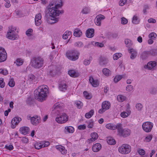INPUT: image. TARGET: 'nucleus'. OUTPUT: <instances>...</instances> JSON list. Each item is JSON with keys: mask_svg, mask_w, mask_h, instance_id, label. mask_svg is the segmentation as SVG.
I'll return each mask as SVG.
<instances>
[{"mask_svg": "<svg viewBox=\"0 0 157 157\" xmlns=\"http://www.w3.org/2000/svg\"><path fill=\"white\" fill-rule=\"evenodd\" d=\"M63 6L62 0H56L55 2H51L48 6L49 13L46 14V17L48 23L50 24H54L59 21V17H56L60 13L64 12L63 10L60 11L58 8H60Z\"/></svg>", "mask_w": 157, "mask_h": 157, "instance_id": "f257e3e1", "label": "nucleus"}, {"mask_svg": "<svg viewBox=\"0 0 157 157\" xmlns=\"http://www.w3.org/2000/svg\"><path fill=\"white\" fill-rule=\"evenodd\" d=\"M48 93V86L44 85L40 86L34 91L36 97L40 102L46 100Z\"/></svg>", "mask_w": 157, "mask_h": 157, "instance_id": "f03ea898", "label": "nucleus"}, {"mask_svg": "<svg viewBox=\"0 0 157 157\" xmlns=\"http://www.w3.org/2000/svg\"><path fill=\"white\" fill-rule=\"evenodd\" d=\"M44 60L40 56H36L33 58L30 62L31 66L35 69H40L44 65Z\"/></svg>", "mask_w": 157, "mask_h": 157, "instance_id": "7ed1b4c3", "label": "nucleus"}, {"mask_svg": "<svg viewBox=\"0 0 157 157\" xmlns=\"http://www.w3.org/2000/svg\"><path fill=\"white\" fill-rule=\"evenodd\" d=\"M117 126L118 127L117 132L118 135L124 137H126L131 134V131L128 128H123L121 123H119Z\"/></svg>", "mask_w": 157, "mask_h": 157, "instance_id": "20e7f679", "label": "nucleus"}, {"mask_svg": "<svg viewBox=\"0 0 157 157\" xmlns=\"http://www.w3.org/2000/svg\"><path fill=\"white\" fill-rule=\"evenodd\" d=\"M80 53L75 50L68 51L66 53L67 57L70 60L75 61L78 59Z\"/></svg>", "mask_w": 157, "mask_h": 157, "instance_id": "39448f33", "label": "nucleus"}, {"mask_svg": "<svg viewBox=\"0 0 157 157\" xmlns=\"http://www.w3.org/2000/svg\"><path fill=\"white\" fill-rule=\"evenodd\" d=\"M68 116L65 113H63L58 115L56 118V121L59 124H63L68 120Z\"/></svg>", "mask_w": 157, "mask_h": 157, "instance_id": "423d86ee", "label": "nucleus"}, {"mask_svg": "<svg viewBox=\"0 0 157 157\" xmlns=\"http://www.w3.org/2000/svg\"><path fill=\"white\" fill-rule=\"evenodd\" d=\"M118 151L119 152L122 154H128L131 151V147L128 144H124L119 147Z\"/></svg>", "mask_w": 157, "mask_h": 157, "instance_id": "0eeeda50", "label": "nucleus"}, {"mask_svg": "<svg viewBox=\"0 0 157 157\" xmlns=\"http://www.w3.org/2000/svg\"><path fill=\"white\" fill-rule=\"evenodd\" d=\"M153 125V124L151 122L147 121L143 123L142 127L144 132H149L151 131Z\"/></svg>", "mask_w": 157, "mask_h": 157, "instance_id": "6e6552de", "label": "nucleus"}, {"mask_svg": "<svg viewBox=\"0 0 157 157\" xmlns=\"http://www.w3.org/2000/svg\"><path fill=\"white\" fill-rule=\"evenodd\" d=\"M7 58V54L5 49L0 48V63L5 61Z\"/></svg>", "mask_w": 157, "mask_h": 157, "instance_id": "1a4fd4ad", "label": "nucleus"}, {"mask_svg": "<svg viewBox=\"0 0 157 157\" xmlns=\"http://www.w3.org/2000/svg\"><path fill=\"white\" fill-rule=\"evenodd\" d=\"M147 69L154 70L157 67V60L150 61L148 62L147 65Z\"/></svg>", "mask_w": 157, "mask_h": 157, "instance_id": "9d476101", "label": "nucleus"}, {"mask_svg": "<svg viewBox=\"0 0 157 157\" xmlns=\"http://www.w3.org/2000/svg\"><path fill=\"white\" fill-rule=\"evenodd\" d=\"M6 37L9 39L14 40L18 38V35L16 34V33L8 31L6 35Z\"/></svg>", "mask_w": 157, "mask_h": 157, "instance_id": "9b49d317", "label": "nucleus"}, {"mask_svg": "<svg viewBox=\"0 0 157 157\" xmlns=\"http://www.w3.org/2000/svg\"><path fill=\"white\" fill-rule=\"evenodd\" d=\"M105 18V17L102 14L98 15L95 18V24L97 25L100 26L101 24V21L104 19Z\"/></svg>", "mask_w": 157, "mask_h": 157, "instance_id": "f8f14e48", "label": "nucleus"}, {"mask_svg": "<svg viewBox=\"0 0 157 157\" xmlns=\"http://www.w3.org/2000/svg\"><path fill=\"white\" fill-rule=\"evenodd\" d=\"M41 13H38L35 16V24L36 26H39L42 22Z\"/></svg>", "mask_w": 157, "mask_h": 157, "instance_id": "ddd939ff", "label": "nucleus"}, {"mask_svg": "<svg viewBox=\"0 0 157 157\" xmlns=\"http://www.w3.org/2000/svg\"><path fill=\"white\" fill-rule=\"evenodd\" d=\"M91 138L88 139L87 140V142L90 144L92 142L95 141L98 138V134L96 132H93L91 135Z\"/></svg>", "mask_w": 157, "mask_h": 157, "instance_id": "4468645a", "label": "nucleus"}, {"mask_svg": "<svg viewBox=\"0 0 157 157\" xmlns=\"http://www.w3.org/2000/svg\"><path fill=\"white\" fill-rule=\"evenodd\" d=\"M109 62L108 59L105 57H101L99 59V63L102 66H105Z\"/></svg>", "mask_w": 157, "mask_h": 157, "instance_id": "2eb2a0df", "label": "nucleus"}, {"mask_svg": "<svg viewBox=\"0 0 157 157\" xmlns=\"http://www.w3.org/2000/svg\"><path fill=\"white\" fill-rule=\"evenodd\" d=\"M56 149L60 151L62 154H66L67 153V150L64 147L61 145H57L56 146Z\"/></svg>", "mask_w": 157, "mask_h": 157, "instance_id": "dca6fc26", "label": "nucleus"}, {"mask_svg": "<svg viewBox=\"0 0 157 157\" xmlns=\"http://www.w3.org/2000/svg\"><path fill=\"white\" fill-rule=\"evenodd\" d=\"M40 118L36 116L32 117L31 118V122L33 124L36 125L39 123L40 122Z\"/></svg>", "mask_w": 157, "mask_h": 157, "instance_id": "f3484780", "label": "nucleus"}, {"mask_svg": "<svg viewBox=\"0 0 157 157\" xmlns=\"http://www.w3.org/2000/svg\"><path fill=\"white\" fill-rule=\"evenodd\" d=\"M67 86L65 82H62L59 85V88L60 91H65L67 90Z\"/></svg>", "mask_w": 157, "mask_h": 157, "instance_id": "a211bd4d", "label": "nucleus"}, {"mask_svg": "<svg viewBox=\"0 0 157 157\" xmlns=\"http://www.w3.org/2000/svg\"><path fill=\"white\" fill-rule=\"evenodd\" d=\"M21 120V119L20 117H15L13 118L11 121L12 124L13 125L12 128H15V126L14 125L18 124Z\"/></svg>", "mask_w": 157, "mask_h": 157, "instance_id": "6ab92c4d", "label": "nucleus"}, {"mask_svg": "<svg viewBox=\"0 0 157 157\" xmlns=\"http://www.w3.org/2000/svg\"><path fill=\"white\" fill-rule=\"evenodd\" d=\"M129 52L131 54L130 58L132 59H135L136 56L137 52V51L133 48H131L128 50Z\"/></svg>", "mask_w": 157, "mask_h": 157, "instance_id": "aec40b11", "label": "nucleus"}, {"mask_svg": "<svg viewBox=\"0 0 157 157\" xmlns=\"http://www.w3.org/2000/svg\"><path fill=\"white\" fill-rule=\"evenodd\" d=\"M30 128L27 127H22L20 129V132L22 134L26 135L28 134L30 131Z\"/></svg>", "mask_w": 157, "mask_h": 157, "instance_id": "412c9836", "label": "nucleus"}, {"mask_svg": "<svg viewBox=\"0 0 157 157\" xmlns=\"http://www.w3.org/2000/svg\"><path fill=\"white\" fill-rule=\"evenodd\" d=\"M101 144L96 143L92 147V150L94 152L98 151L101 148Z\"/></svg>", "mask_w": 157, "mask_h": 157, "instance_id": "4be33fe9", "label": "nucleus"}, {"mask_svg": "<svg viewBox=\"0 0 157 157\" xmlns=\"http://www.w3.org/2000/svg\"><path fill=\"white\" fill-rule=\"evenodd\" d=\"M68 73L71 76L74 78L77 77L79 75V74L78 71L74 70L69 71Z\"/></svg>", "mask_w": 157, "mask_h": 157, "instance_id": "5701e85b", "label": "nucleus"}, {"mask_svg": "<svg viewBox=\"0 0 157 157\" xmlns=\"http://www.w3.org/2000/svg\"><path fill=\"white\" fill-rule=\"evenodd\" d=\"M94 30L93 29H88L86 31V36L88 38H91L94 36Z\"/></svg>", "mask_w": 157, "mask_h": 157, "instance_id": "b1692460", "label": "nucleus"}, {"mask_svg": "<svg viewBox=\"0 0 157 157\" xmlns=\"http://www.w3.org/2000/svg\"><path fill=\"white\" fill-rule=\"evenodd\" d=\"M111 106L110 103L107 101L103 102L101 105V107L106 110L109 108Z\"/></svg>", "mask_w": 157, "mask_h": 157, "instance_id": "393cba45", "label": "nucleus"}, {"mask_svg": "<svg viewBox=\"0 0 157 157\" xmlns=\"http://www.w3.org/2000/svg\"><path fill=\"white\" fill-rule=\"evenodd\" d=\"M119 123L117 124L116 125H114L112 124L109 123L107 124L106 125V127L108 129H110L112 130H114L116 129H117L118 127L117 126L119 124Z\"/></svg>", "mask_w": 157, "mask_h": 157, "instance_id": "a878e982", "label": "nucleus"}, {"mask_svg": "<svg viewBox=\"0 0 157 157\" xmlns=\"http://www.w3.org/2000/svg\"><path fill=\"white\" fill-rule=\"evenodd\" d=\"M89 81L94 87H96L98 85V80H94L93 77H90Z\"/></svg>", "mask_w": 157, "mask_h": 157, "instance_id": "bb28decb", "label": "nucleus"}, {"mask_svg": "<svg viewBox=\"0 0 157 157\" xmlns=\"http://www.w3.org/2000/svg\"><path fill=\"white\" fill-rule=\"evenodd\" d=\"M149 56L147 51H144L141 53L140 57L143 60H144L147 59Z\"/></svg>", "mask_w": 157, "mask_h": 157, "instance_id": "cd10ccee", "label": "nucleus"}, {"mask_svg": "<svg viewBox=\"0 0 157 157\" xmlns=\"http://www.w3.org/2000/svg\"><path fill=\"white\" fill-rule=\"evenodd\" d=\"M73 35L76 37H79L82 35V33L80 29H76L74 30Z\"/></svg>", "mask_w": 157, "mask_h": 157, "instance_id": "c85d7f7f", "label": "nucleus"}, {"mask_svg": "<svg viewBox=\"0 0 157 157\" xmlns=\"http://www.w3.org/2000/svg\"><path fill=\"white\" fill-rule=\"evenodd\" d=\"M102 71L103 74L106 76H109L111 75V73L110 70L108 68H104L103 69Z\"/></svg>", "mask_w": 157, "mask_h": 157, "instance_id": "c756f323", "label": "nucleus"}, {"mask_svg": "<svg viewBox=\"0 0 157 157\" xmlns=\"http://www.w3.org/2000/svg\"><path fill=\"white\" fill-rule=\"evenodd\" d=\"M149 92L151 94L153 95H155L157 94V87H153L151 88L149 90Z\"/></svg>", "mask_w": 157, "mask_h": 157, "instance_id": "7c9ffc66", "label": "nucleus"}, {"mask_svg": "<svg viewBox=\"0 0 157 157\" xmlns=\"http://www.w3.org/2000/svg\"><path fill=\"white\" fill-rule=\"evenodd\" d=\"M124 42L127 47H130L132 45V41L128 39H126L125 40Z\"/></svg>", "mask_w": 157, "mask_h": 157, "instance_id": "2f4dec72", "label": "nucleus"}, {"mask_svg": "<svg viewBox=\"0 0 157 157\" xmlns=\"http://www.w3.org/2000/svg\"><path fill=\"white\" fill-rule=\"evenodd\" d=\"M57 72V71L56 70V68L55 66H53L52 69L50 70L49 71V74L52 76L55 75Z\"/></svg>", "mask_w": 157, "mask_h": 157, "instance_id": "473e14b6", "label": "nucleus"}, {"mask_svg": "<svg viewBox=\"0 0 157 157\" xmlns=\"http://www.w3.org/2000/svg\"><path fill=\"white\" fill-rule=\"evenodd\" d=\"M72 34V32L71 31H67L65 32L63 35V38L64 39H67L69 36H71Z\"/></svg>", "mask_w": 157, "mask_h": 157, "instance_id": "72a5a7b5", "label": "nucleus"}, {"mask_svg": "<svg viewBox=\"0 0 157 157\" xmlns=\"http://www.w3.org/2000/svg\"><path fill=\"white\" fill-rule=\"evenodd\" d=\"M132 22L134 24H138L140 22V19L136 15H134L132 18Z\"/></svg>", "mask_w": 157, "mask_h": 157, "instance_id": "f704fd0d", "label": "nucleus"}, {"mask_svg": "<svg viewBox=\"0 0 157 157\" xmlns=\"http://www.w3.org/2000/svg\"><path fill=\"white\" fill-rule=\"evenodd\" d=\"M147 51L149 56H154L157 54V50L155 49H151L149 51Z\"/></svg>", "mask_w": 157, "mask_h": 157, "instance_id": "c9c22d12", "label": "nucleus"}, {"mask_svg": "<svg viewBox=\"0 0 157 157\" xmlns=\"http://www.w3.org/2000/svg\"><path fill=\"white\" fill-rule=\"evenodd\" d=\"M94 111L93 109H91L89 112L86 113L85 117L86 118H90L93 115Z\"/></svg>", "mask_w": 157, "mask_h": 157, "instance_id": "e433bc0d", "label": "nucleus"}, {"mask_svg": "<svg viewBox=\"0 0 157 157\" xmlns=\"http://www.w3.org/2000/svg\"><path fill=\"white\" fill-rule=\"evenodd\" d=\"M126 97L122 95H119L117 96V100L120 102H122L124 101L126 99Z\"/></svg>", "mask_w": 157, "mask_h": 157, "instance_id": "4c0bfd02", "label": "nucleus"}, {"mask_svg": "<svg viewBox=\"0 0 157 157\" xmlns=\"http://www.w3.org/2000/svg\"><path fill=\"white\" fill-rule=\"evenodd\" d=\"M35 76L32 74H30L28 76V81L30 83L33 82V80L35 79Z\"/></svg>", "mask_w": 157, "mask_h": 157, "instance_id": "58836bf2", "label": "nucleus"}, {"mask_svg": "<svg viewBox=\"0 0 157 157\" xmlns=\"http://www.w3.org/2000/svg\"><path fill=\"white\" fill-rule=\"evenodd\" d=\"M23 60L21 59H17L16 61L14 62L16 65L17 66H20L22 65L23 63Z\"/></svg>", "mask_w": 157, "mask_h": 157, "instance_id": "ea45409f", "label": "nucleus"}, {"mask_svg": "<svg viewBox=\"0 0 157 157\" xmlns=\"http://www.w3.org/2000/svg\"><path fill=\"white\" fill-rule=\"evenodd\" d=\"M74 46L75 47L80 48L83 46V44L81 41H78L75 43Z\"/></svg>", "mask_w": 157, "mask_h": 157, "instance_id": "a19ab883", "label": "nucleus"}, {"mask_svg": "<svg viewBox=\"0 0 157 157\" xmlns=\"http://www.w3.org/2000/svg\"><path fill=\"white\" fill-rule=\"evenodd\" d=\"M107 142L109 144L113 145L116 144V141L113 139L111 138H108Z\"/></svg>", "mask_w": 157, "mask_h": 157, "instance_id": "79ce46f5", "label": "nucleus"}, {"mask_svg": "<svg viewBox=\"0 0 157 157\" xmlns=\"http://www.w3.org/2000/svg\"><path fill=\"white\" fill-rule=\"evenodd\" d=\"M65 128L69 133H73L74 131V128L71 126H66L65 127Z\"/></svg>", "mask_w": 157, "mask_h": 157, "instance_id": "37998d69", "label": "nucleus"}, {"mask_svg": "<svg viewBox=\"0 0 157 157\" xmlns=\"http://www.w3.org/2000/svg\"><path fill=\"white\" fill-rule=\"evenodd\" d=\"M90 9L88 7H85L83 8L81 12L83 14H87L89 13Z\"/></svg>", "mask_w": 157, "mask_h": 157, "instance_id": "c03bdc74", "label": "nucleus"}, {"mask_svg": "<svg viewBox=\"0 0 157 157\" xmlns=\"http://www.w3.org/2000/svg\"><path fill=\"white\" fill-rule=\"evenodd\" d=\"M75 104L77 105L78 108L80 109L82 108L83 106V103L81 101H77L75 102Z\"/></svg>", "mask_w": 157, "mask_h": 157, "instance_id": "a18cd8bd", "label": "nucleus"}, {"mask_svg": "<svg viewBox=\"0 0 157 157\" xmlns=\"http://www.w3.org/2000/svg\"><path fill=\"white\" fill-rule=\"evenodd\" d=\"M35 149L39 150L42 148V144L41 143H36L34 145Z\"/></svg>", "mask_w": 157, "mask_h": 157, "instance_id": "49530a36", "label": "nucleus"}, {"mask_svg": "<svg viewBox=\"0 0 157 157\" xmlns=\"http://www.w3.org/2000/svg\"><path fill=\"white\" fill-rule=\"evenodd\" d=\"M122 54L121 53H116L113 55V58L114 60H117L120 57Z\"/></svg>", "mask_w": 157, "mask_h": 157, "instance_id": "de8ad7c7", "label": "nucleus"}, {"mask_svg": "<svg viewBox=\"0 0 157 157\" xmlns=\"http://www.w3.org/2000/svg\"><path fill=\"white\" fill-rule=\"evenodd\" d=\"M123 77L122 75H118L116 76L114 78V81L116 83L119 81Z\"/></svg>", "mask_w": 157, "mask_h": 157, "instance_id": "09e8293b", "label": "nucleus"}, {"mask_svg": "<svg viewBox=\"0 0 157 157\" xmlns=\"http://www.w3.org/2000/svg\"><path fill=\"white\" fill-rule=\"evenodd\" d=\"M148 36L149 38L155 40L157 36V35L155 33L152 32L149 34Z\"/></svg>", "mask_w": 157, "mask_h": 157, "instance_id": "8fccbe9b", "label": "nucleus"}, {"mask_svg": "<svg viewBox=\"0 0 157 157\" xmlns=\"http://www.w3.org/2000/svg\"><path fill=\"white\" fill-rule=\"evenodd\" d=\"M8 84L11 87H13L15 84L14 79L13 78L10 79Z\"/></svg>", "mask_w": 157, "mask_h": 157, "instance_id": "3c124183", "label": "nucleus"}, {"mask_svg": "<svg viewBox=\"0 0 157 157\" xmlns=\"http://www.w3.org/2000/svg\"><path fill=\"white\" fill-rule=\"evenodd\" d=\"M130 115V113L123 112L121 113V116L123 118H125L128 117Z\"/></svg>", "mask_w": 157, "mask_h": 157, "instance_id": "603ef678", "label": "nucleus"}, {"mask_svg": "<svg viewBox=\"0 0 157 157\" xmlns=\"http://www.w3.org/2000/svg\"><path fill=\"white\" fill-rule=\"evenodd\" d=\"M133 89V86L131 85H128L126 86V90L128 92L132 91Z\"/></svg>", "mask_w": 157, "mask_h": 157, "instance_id": "864d4df0", "label": "nucleus"}, {"mask_svg": "<svg viewBox=\"0 0 157 157\" xmlns=\"http://www.w3.org/2000/svg\"><path fill=\"white\" fill-rule=\"evenodd\" d=\"M16 27H13V26H11L10 27H9L8 31L16 33Z\"/></svg>", "mask_w": 157, "mask_h": 157, "instance_id": "5fc2aeb1", "label": "nucleus"}, {"mask_svg": "<svg viewBox=\"0 0 157 157\" xmlns=\"http://www.w3.org/2000/svg\"><path fill=\"white\" fill-rule=\"evenodd\" d=\"M5 86V83L4 81V79L3 78H0V87L1 88H3Z\"/></svg>", "mask_w": 157, "mask_h": 157, "instance_id": "6e6d98bb", "label": "nucleus"}, {"mask_svg": "<svg viewBox=\"0 0 157 157\" xmlns=\"http://www.w3.org/2000/svg\"><path fill=\"white\" fill-rule=\"evenodd\" d=\"M33 32V30L32 29H29L26 32V34L28 36H30Z\"/></svg>", "mask_w": 157, "mask_h": 157, "instance_id": "4d7b16f0", "label": "nucleus"}, {"mask_svg": "<svg viewBox=\"0 0 157 157\" xmlns=\"http://www.w3.org/2000/svg\"><path fill=\"white\" fill-rule=\"evenodd\" d=\"M152 138V136L151 135L147 136L145 138V141L146 142L150 141Z\"/></svg>", "mask_w": 157, "mask_h": 157, "instance_id": "13d9d810", "label": "nucleus"}, {"mask_svg": "<svg viewBox=\"0 0 157 157\" xmlns=\"http://www.w3.org/2000/svg\"><path fill=\"white\" fill-rule=\"evenodd\" d=\"M88 125L87 127L88 128H92L93 127V122L91 120L87 122Z\"/></svg>", "mask_w": 157, "mask_h": 157, "instance_id": "bf43d9fd", "label": "nucleus"}, {"mask_svg": "<svg viewBox=\"0 0 157 157\" xmlns=\"http://www.w3.org/2000/svg\"><path fill=\"white\" fill-rule=\"evenodd\" d=\"M136 108L138 110L140 111L143 107L142 105L140 103H138L136 105Z\"/></svg>", "mask_w": 157, "mask_h": 157, "instance_id": "052dcab7", "label": "nucleus"}, {"mask_svg": "<svg viewBox=\"0 0 157 157\" xmlns=\"http://www.w3.org/2000/svg\"><path fill=\"white\" fill-rule=\"evenodd\" d=\"M90 58L89 59H85L83 62L84 64L85 65H89L90 63V61L91 60V59H90Z\"/></svg>", "mask_w": 157, "mask_h": 157, "instance_id": "680f3d73", "label": "nucleus"}, {"mask_svg": "<svg viewBox=\"0 0 157 157\" xmlns=\"http://www.w3.org/2000/svg\"><path fill=\"white\" fill-rule=\"evenodd\" d=\"M121 19V23L122 24H126L128 22L127 19L124 17H122Z\"/></svg>", "mask_w": 157, "mask_h": 157, "instance_id": "e2e57ef3", "label": "nucleus"}, {"mask_svg": "<svg viewBox=\"0 0 157 157\" xmlns=\"http://www.w3.org/2000/svg\"><path fill=\"white\" fill-rule=\"evenodd\" d=\"M138 153L141 155H144L145 153V151L143 149H139L138 151Z\"/></svg>", "mask_w": 157, "mask_h": 157, "instance_id": "0e129e2a", "label": "nucleus"}, {"mask_svg": "<svg viewBox=\"0 0 157 157\" xmlns=\"http://www.w3.org/2000/svg\"><path fill=\"white\" fill-rule=\"evenodd\" d=\"M84 94L87 99H90L91 97L89 95V93L86 91H84L83 92Z\"/></svg>", "mask_w": 157, "mask_h": 157, "instance_id": "69168bd1", "label": "nucleus"}, {"mask_svg": "<svg viewBox=\"0 0 157 157\" xmlns=\"http://www.w3.org/2000/svg\"><path fill=\"white\" fill-rule=\"evenodd\" d=\"M5 147L6 149H8L10 151H11L13 149V147L12 145H9V146L6 145L5 146Z\"/></svg>", "mask_w": 157, "mask_h": 157, "instance_id": "338daca9", "label": "nucleus"}, {"mask_svg": "<svg viewBox=\"0 0 157 157\" xmlns=\"http://www.w3.org/2000/svg\"><path fill=\"white\" fill-rule=\"evenodd\" d=\"M95 44L96 46L101 48L103 47L104 46V44L101 43L96 42L95 43Z\"/></svg>", "mask_w": 157, "mask_h": 157, "instance_id": "774afa93", "label": "nucleus"}]
</instances>
